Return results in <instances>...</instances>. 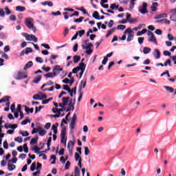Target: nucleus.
<instances>
[{
    "mask_svg": "<svg viewBox=\"0 0 176 176\" xmlns=\"http://www.w3.org/2000/svg\"><path fill=\"white\" fill-rule=\"evenodd\" d=\"M32 19L28 18L25 19V24L30 30H32L33 32H36V28L34 26V23H32Z\"/></svg>",
    "mask_w": 176,
    "mask_h": 176,
    "instance_id": "f03ea898",
    "label": "nucleus"
},
{
    "mask_svg": "<svg viewBox=\"0 0 176 176\" xmlns=\"http://www.w3.org/2000/svg\"><path fill=\"white\" fill-rule=\"evenodd\" d=\"M147 35L149 36L148 38V42H153V43L157 45V40L156 39V37L155 36L153 32L148 31L147 32Z\"/></svg>",
    "mask_w": 176,
    "mask_h": 176,
    "instance_id": "20e7f679",
    "label": "nucleus"
},
{
    "mask_svg": "<svg viewBox=\"0 0 176 176\" xmlns=\"http://www.w3.org/2000/svg\"><path fill=\"white\" fill-rule=\"evenodd\" d=\"M32 48L31 47H26L25 50H23L20 56H23L25 54H28L29 53H32Z\"/></svg>",
    "mask_w": 176,
    "mask_h": 176,
    "instance_id": "423d86ee",
    "label": "nucleus"
},
{
    "mask_svg": "<svg viewBox=\"0 0 176 176\" xmlns=\"http://www.w3.org/2000/svg\"><path fill=\"white\" fill-rule=\"evenodd\" d=\"M33 100H41V94H36L33 96Z\"/></svg>",
    "mask_w": 176,
    "mask_h": 176,
    "instance_id": "603ef678",
    "label": "nucleus"
},
{
    "mask_svg": "<svg viewBox=\"0 0 176 176\" xmlns=\"http://www.w3.org/2000/svg\"><path fill=\"white\" fill-rule=\"evenodd\" d=\"M54 71H57V72H61V71H63V68H61L58 65H56L54 68Z\"/></svg>",
    "mask_w": 176,
    "mask_h": 176,
    "instance_id": "79ce46f5",
    "label": "nucleus"
},
{
    "mask_svg": "<svg viewBox=\"0 0 176 176\" xmlns=\"http://www.w3.org/2000/svg\"><path fill=\"white\" fill-rule=\"evenodd\" d=\"M27 123H31V121L29 119L24 120L22 122V125H25Z\"/></svg>",
    "mask_w": 176,
    "mask_h": 176,
    "instance_id": "e2e57ef3",
    "label": "nucleus"
},
{
    "mask_svg": "<svg viewBox=\"0 0 176 176\" xmlns=\"http://www.w3.org/2000/svg\"><path fill=\"white\" fill-rule=\"evenodd\" d=\"M33 151H34V153H41V148L38 147V146H34Z\"/></svg>",
    "mask_w": 176,
    "mask_h": 176,
    "instance_id": "37998d69",
    "label": "nucleus"
},
{
    "mask_svg": "<svg viewBox=\"0 0 176 176\" xmlns=\"http://www.w3.org/2000/svg\"><path fill=\"white\" fill-rule=\"evenodd\" d=\"M156 23H160L161 24H170L171 23L170 21L167 20V19H160L156 21Z\"/></svg>",
    "mask_w": 176,
    "mask_h": 176,
    "instance_id": "1a4fd4ad",
    "label": "nucleus"
},
{
    "mask_svg": "<svg viewBox=\"0 0 176 176\" xmlns=\"http://www.w3.org/2000/svg\"><path fill=\"white\" fill-rule=\"evenodd\" d=\"M35 168H36V162H33L30 166V171H35Z\"/></svg>",
    "mask_w": 176,
    "mask_h": 176,
    "instance_id": "72a5a7b5",
    "label": "nucleus"
},
{
    "mask_svg": "<svg viewBox=\"0 0 176 176\" xmlns=\"http://www.w3.org/2000/svg\"><path fill=\"white\" fill-rule=\"evenodd\" d=\"M133 38H134V34H129L127 37V42H131L133 41Z\"/></svg>",
    "mask_w": 176,
    "mask_h": 176,
    "instance_id": "3c124183",
    "label": "nucleus"
},
{
    "mask_svg": "<svg viewBox=\"0 0 176 176\" xmlns=\"http://www.w3.org/2000/svg\"><path fill=\"white\" fill-rule=\"evenodd\" d=\"M69 108L72 109V111H74L75 110V103H72V99H70V102L68 104Z\"/></svg>",
    "mask_w": 176,
    "mask_h": 176,
    "instance_id": "c85d7f7f",
    "label": "nucleus"
},
{
    "mask_svg": "<svg viewBox=\"0 0 176 176\" xmlns=\"http://www.w3.org/2000/svg\"><path fill=\"white\" fill-rule=\"evenodd\" d=\"M41 79H42V76L39 75L34 78V80H33V83H39Z\"/></svg>",
    "mask_w": 176,
    "mask_h": 176,
    "instance_id": "7c9ffc66",
    "label": "nucleus"
},
{
    "mask_svg": "<svg viewBox=\"0 0 176 176\" xmlns=\"http://www.w3.org/2000/svg\"><path fill=\"white\" fill-rule=\"evenodd\" d=\"M115 31H116V28H113L110 30H109L107 32V34H106V38H109V36H111V35H112V34H113Z\"/></svg>",
    "mask_w": 176,
    "mask_h": 176,
    "instance_id": "4468645a",
    "label": "nucleus"
},
{
    "mask_svg": "<svg viewBox=\"0 0 176 176\" xmlns=\"http://www.w3.org/2000/svg\"><path fill=\"white\" fill-rule=\"evenodd\" d=\"M34 65V63H32V61H29L24 67L23 69L24 71H27V69H28V68H31V67H32Z\"/></svg>",
    "mask_w": 176,
    "mask_h": 176,
    "instance_id": "ddd939ff",
    "label": "nucleus"
},
{
    "mask_svg": "<svg viewBox=\"0 0 176 176\" xmlns=\"http://www.w3.org/2000/svg\"><path fill=\"white\" fill-rule=\"evenodd\" d=\"M8 168L9 171H13V170L16 169V165L8 164Z\"/></svg>",
    "mask_w": 176,
    "mask_h": 176,
    "instance_id": "393cba45",
    "label": "nucleus"
},
{
    "mask_svg": "<svg viewBox=\"0 0 176 176\" xmlns=\"http://www.w3.org/2000/svg\"><path fill=\"white\" fill-rule=\"evenodd\" d=\"M10 98V96H5L2 98L1 99H0V104H2V102H6V101L9 102Z\"/></svg>",
    "mask_w": 176,
    "mask_h": 176,
    "instance_id": "5701e85b",
    "label": "nucleus"
},
{
    "mask_svg": "<svg viewBox=\"0 0 176 176\" xmlns=\"http://www.w3.org/2000/svg\"><path fill=\"white\" fill-rule=\"evenodd\" d=\"M50 145H52V137H50L47 142V151H50Z\"/></svg>",
    "mask_w": 176,
    "mask_h": 176,
    "instance_id": "bb28decb",
    "label": "nucleus"
},
{
    "mask_svg": "<svg viewBox=\"0 0 176 176\" xmlns=\"http://www.w3.org/2000/svg\"><path fill=\"white\" fill-rule=\"evenodd\" d=\"M84 19H85V17L80 16L78 19H74V23H82V21H83Z\"/></svg>",
    "mask_w": 176,
    "mask_h": 176,
    "instance_id": "f704fd0d",
    "label": "nucleus"
},
{
    "mask_svg": "<svg viewBox=\"0 0 176 176\" xmlns=\"http://www.w3.org/2000/svg\"><path fill=\"white\" fill-rule=\"evenodd\" d=\"M10 162H12V163H17V157H13L12 160H9V163H10Z\"/></svg>",
    "mask_w": 176,
    "mask_h": 176,
    "instance_id": "0e129e2a",
    "label": "nucleus"
},
{
    "mask_svg": "<svg viewBox=\"0 0 176 176\" xmlns=\"http://www.w3.org/2000/svg\"><path fill=\"white\" fill-rule=\"evenodd\" d=\"M75 124H76V122L71 121V122H70V128H72V130H74V129H75Z\"/></svg>",
    "mask_w": 176,
    "mask_h": 176,
    "instance_id": "338daca9",
    "label": "nucleus"
},
{
    "mask_svg": "<svg viewBox=\"0 0 176 176\" xmlns=\"http://www.w3.org/2000/svg\"><path fill=\"white\" fill-rule=\"evenodd\" d=\"M84 149L85 156H89V155H90V150L89 149V147L85 146L84 147Z\"/></svg>",
    "mask_w": 176,
    "mask_h": 176,
    "instance_id": "e433bc0d",
    "label": "nucleus"
},
{
    "mask_svg": "<svg viewBox=\"0 0 176 176\" xmlns=\"http://www.w3.org/2000/svg\"><path fill=\"white\" fill-rule=\"evenodd\" d=\"M80 67H78V68H81L80 69V71H82V69H86V65L85 63H83V62H81L79 63Z\"/></svg>",
    "mask_w": 176,
    "mask_h": 176,
    "instance_id": "2f4dec72",
    "label": "nucleus"
},
{
    "mask_svg": "<svg viewBox=\"0 0 176 176\" xmlns=\"http://www.w3.org/2000/svg\"><path fill=\"white\" fill-rule=\"evenodd\" d=\"M14 141L16 142H19V144H21L23 142V138L21 137H17L14 138Z\"/></svg>",
    "mask_w": 176,
    "mask_h": 176,
    "instance_id": "864d4df0",
    "label": "nucleus"
},
{
    "mask_svg": "<svg viewBox=\"0 0 176 176\" xmlns=\"http://www.w3.org/2000/svg\"><path fill=\"white\" fill-rule=\"evenodd\" d=\"M164 56H171V52H168V50L164 51Z\"/></svg>",
    "mask_w": 176,
    "mask_h": 176,
    "instance_id": "774afa93",
    "label": "nucleus"
},
{
    "mask_svg": "<svg viewBox=\"0 0 176 176\" xmlns=\"http://www.w3.org/2000/svg\"><path fill=\"white\" fill-rule=\"evenodd\" d=\"M71 166V162L67 161L65 166V170H69V167Z\"/></svg>",
    "mask_w": 176,
    "mask_h": 176,
    "instance_id": "8fccbe9b",
    "label": "nucleus"
},
{
    "mask_svg": "<svg viewBox=\"0 0 176 176\" xmlns=\"http://www.w3.org/2000/svg\"><path fill=\"white\" fill-rule=\"evenodd\" d=\"M77 32H78V35H79V36H83V35H85V30H80Z\"/></svg>",
    "mask_w": 176,
    "mask_h": 176,
    "instance_id": "bf43d9fd",
    "label": "nucleus"
},
{
    "mask_svg": "<svg viewBox=\"0 0 176 176\" xmlns=\"http://www.w3.org/2000/svg\"><path fill=\"white\" fill-rule=\"evenodd\" d=\"M116 30H120L121 31H123L124 30H126V25H118L117 26Z\"/></svg>",
    "mask_w": 176,
    "mask_h": 176,
    "instance_id": "a19ab883",
    "label": "nucleus"
},
{
    "mask_svg": "<svg viewBox=\"0 0 176 176\" xmlns=\"http://www.w3.org/2000/svg\"><path fill=\"white\" fill-rule=\"evenodd\" d=\"M77 10H80L81 12H82V13H84V14H87V10H85V8L83 7H81L80 8H77Z\"/></svg>",
    "mask_w": 176,
    "mask_h": 176,
    "instance_id": "13d9d810",
    "label": "nucleus"
},
{
    "mask_svg": "<svg viewBox=\"0 0 176 176\" xmlns=\"http://www.w3.org/2000/svg\"><path fill=\"white\" fill-rule=\"evenodd\" d=\"M124 34H129V35H133V30L130 28H128L124 31Z\"/></svg>",
    "mask_w": 176,
    "mask_h": 176,
    "instance_id": "58836bf2",
    "label": "nucleus"
},
{
    "mask_svg": "<svg viewBox=\"0 0 176 176\" xmlns=\"http://www.w3.org/2000/svg\"><path fill=\"white\" fill-rule=\"evenodd\" d=\"M164 89H166V90H167V91H169L170 93H174V89L171 87L165 86Z\"/></svg>",
    "mask_w": 176,
    "mask_h": 176,
    "instance_id": "4c0bfd02",
    "label": "nucleus"
},
{
    "mask_svg": "<svg viewBox=\"0 0 176 176\" xmlns=\"http://www.w3.org/2000/svg\"><path fill=\"white\" fill-rule=\"evenodd\" d=\"M45 78H53V73H47L44 75Z\"/></svg>",
    "mask_w": 176,
    "mask_h": 176,
    "instance_id": "69168bd1",
    "label": "nucleus"
},
{
    "mask_svg": "<svg viewBox=\"0 0 176 176\" xmlns=\"http://www.w3.org/2000/svg\"><path fill=\"white\" fill-rule=\"evenodd\" d=\"M152 50L150 47H144L143 49V53L144 54H148V53H151V51Z\"/></svg>",
    "mask_w": 176,
    "mask_h": 176,
    "instance_id": "a878e982",
    "label": "nucleus"
},
{
    "mask_svg": "<svg viewBox=\"0 0 176 176\" xmlns=\"http://www.w3.org/2000/svg\"><path fill=\"white\" fill-rule=\"evenodd\" d=\"M20 134H21V135L23 137H28L30 135V133L27 131H21Z\"/></svg>",
    "mask_w": 176,
    "mask_h": 176,
    "instance_id": "ea45409f",
    "label": "nucleus"
},
{
    "mask_svg": "<svg viewBox=\"0 0 176 176\" xmlns=\"http://www.w3.org/2000/svg\"><path fill=\"white\" fill-rule=\"evenodd\" d=\"M44 106H39L38 107H35V113H38V112H39L41 111V109H42L43 108Z\"/></svg>",
    "mask_w": 176,
    "mask_h": 176,
    "instance_id": "5fc2aeb1",
    "label": "nucleus"
},
{
    "mask_svg": "<svg viewBox=\"0 0 176 176\" xmlns=\"http://www.w3.org/2000/svg\"><path fill=\"white\" fill-rule=\"evenodd\" d=\"M155 32L157 35H162L163 34V31L160 29H157Z\"/></svg>",
    "mask_w": 176,
    "mask_h": 176,
    "instance_id": "680f3d73",
    "label": "nucleus"
},
{
    "mask_svg": "<svg viewBox=\"0 0 176 176\" xmlns=\"http://www.w3.org/2000/svg\"><path fill=\"white\" fill-rule=\"evenodd\" d=\"M78 93L80 94L79 97H78V101L79 102L82 100V97H83V92H82V82H81V85L79 86Z\"/></svg>",
    "mask_w": 176,
    "mask_h": 176,
    "instance_id": "9d476101",
    "label": "nucleus"
},
{
    "mask_svg": "<svg viewBox=\"0 0 176 176\" xmlns=\"http://www.w3.org/2000/svg\"><path fill=\"white\" fill-rule=\"evenodd\" d=\"M38 139H39V137H38V135H36L35 138H33L30 141V145H34V144H37Z\"/></svg>",
    "mask_w": 176,
    "mask_h": 176,
    "instance_id": "f3484780",
    "label": "nucleus"
},
{
    "mask_svg": "<svg viewBox=\"0 0 176 176\" xmlns=\"http://www.w3.org/2000/svg\"><path fill=\"white\" fill-rule=\"evenodd\" d=\"M75 145V142H72V140L69 141L68 144H67V148H69V146H70V148H74V146Z\"/></svg>",
    "mask_w": 176,
    "mask_h": 176,
    "instance_id": "09e8293b",
    "label": "nucleus"
},
{
    "mask_svg": "<svg viewBox=\"0 0 176 176\" xmlns=\"http://www.w3.org/2000/svg\"><path fill=\"white\" fill-rule=\"evenodd\" d=\"M38 134L41 136L46 135V130L42 129L41 126L38 127Z\"/></svg>",
    "mask_w": 176,
    "mask_h": 176,
    "instance_id": "6ab92c4d",
    "label": "nucleus"
},
{
    "mask_svg": "<svg viewBox=\"0 0 176 176\" xmlns=\"http://www.w3.org/2000/svg\"><path fill=\"white\" fill-rule=\"evenodd\" d=\"M138 21V18H132L129 20L130 24H134V23H137Z\"/></svg>",
    "mask_w": 176,
    "mask_h": 176,
    "instance_id": "a18cd8bd",
    "label": "nucleus"
},
{
    "mask_svg": "<svg viewBox=\"0 0 176 176\" xmlns=\"http://www.w3.org/2000/svg\"><path fill=\"white\" fill-rule=\"evenodd\" d=\"M27 78V75L24 74V73L21 72H18V77L15 78L16 80H20L21 79H25Z\"/></svg>",
    "mask_w": 176,
    "mask_h": 176,
    "instance_id": "0eeeda50",
    "label": "nucleus"
},
{
    "mask_svg": "<svg viewBox=\"0 0 176 176\" xmlns=\"http://www.w3.org/2000/svg\"><path fill=\"white\" fill-rule=\"evenodd\" d=\"M4 10H6V14L7 15L12 14V11H10L8 7H6Z\"/></svg>",
    "mask_w": 176,
    "mask_h": 176,
    "instance_id": "6e6d98bb",
    "label": "nucleus"
},
{
    "mask_svg": "<svg viewBox=\"0 0 176 176\" xmlns=\"http://www.w3.org/2000/svg\"><path fill=\"white\" fill-rule=\"evenodd\" d=\"M167 17V14H160L154 17L155 20H159V19H166Z\"/></svg>",
    "mask_w": 176,
    "mask_h": 176,
    "instance_id": "9b49d317",
    "label": "nucleus"
},
{
    "mask_svg": "<svg viewBox=\"0 0 176 176\" xmlns=\"http://www.w3.org/2000/svg\"><path fill=\"white\" fill-rule=\"evenodd\" d=\"M3 146L4 149H9V144H8V140H5L3 143Z\"/></svg>",
    "mask_w": 176,
    "mask_h": 176,
    "instance_id": "49530a36",
    "label": "nucleus"
},
{
    "mask_svg": "<svg viewBox=\"0 0 176 176\" xmlns=\"http://www.w3.org/2000/svg\"><path fill=\"white\" fill-rule=\"evenodd\" d=\"M157 2L153 3L152 6H151L152 12H156L157 10Z\"/></svg>",
    "mask_w": 176,
    "mask_h": 176,
    "instance_id": "dca6fc26",
    "label": "nucleus"
},
{
    "mask_svg": "<svg viewBox=\"0 0 176 176\" xmlns=\"http://www.w3.org/2000/svg\"><path fill=\"white\" fill-rule=\"evenodd\" d=\"M80 69H81L80 67H75L72 69V74H76V76H78V71H80Z\"/></svg>",
    "mask_w": 176,
    "mask_h": 176,
    "instance_id": "c9c22d12",
    "label": "nucleus"
},
{
    "mask_svg": "<svg viewBox=\"0 0 176 176\" xmlns=\"http://www.w3.org/2000/svg\"><path fill=\"white\" fill-rule=\"evenodd\" d=\"M80 170H79V168L78 166H76L74 168V176H80Z\"/></svg>",
    "mask_w": 176,
    "mask_h": 176,
    "instance_id": "cd10ccee",
    "label": "nucleus"
},
{
    "mask_svg": "<svg viewBox=\"0 0 176 176\" xmlns=\"http://www.w3.org/2000/svg\"><path fill=\"white\" fill-rule=\"evenodd\" d=\"M87 83V78H85V80L83 82V80H82L80 82V85H82V89H85V87H86V84Z\"/></svg>",
    "mask_w": 176,
    "mask_h": 176,
    "instance_id": "c03bdc74",
    "label": "nucleus"
},
{
    "mask_svg": "<svg viewBox=\"0 0 176 176\" xmlns=\"http://www.w3.org/2000/svg\"><path fill=\"white\" fill-rule=\"evenodd\" d=\"M46 98H47V96H46V94L40 93V100H46Z\"/></svg>",
    "mask_w": 176,
    "mask_h": 176,
    "instance_id": "4d7b16f0",
    "label": "nucleus"
},
{
    "mask_svg": "<svg viewBox=\"0 0 176 176\" xmlns=\"http://www.w3.org/2000/svg\"><path fill=\"white\" fill-rule=\"evenodd\" d=\"M23 108H25V112H27V113H34V108H29L28 107H27L26 105H23Z\"/></svg>",
    "mask_w": 176,
    "mask_h": 176,
    "instance_id": "f8f14e48",
    "label": "nucleus"
},
{
    "mask_svg": "<svg viewBox=\"0 0 176 176\" xmlns=\"http://www.w3.org/2000/svg\"><path fill=\"white\" fill-rule=\"evenodd\" d=\"M10 20H11V21H16V20H17V18H16V16H14V14H12L10 16Z\"/></svg>",
    "mask_w": 176,
    "mask_h": 176,
    "instance_id": "052dcab7",
    "label": "nucleus"
},
{
    "mask_svg": "<svg viewBox=\"0 0 176 176\" xmlns=\"http://www.w3.org/2000/svg\"><path fill=\"white\" fill-rule=\"evenodd\" d=\"M16 12H24L25 11V7H23L21 6H18L16 7Z\"/></svg>",
    "mask_w": 176,
    "mask_h": 176,
    "instance_id": "4be33fe9",
    "label": "nucleus"
},
{
    "mask_svg": "<svg viewBox=\"0 0 176 176\" xmlns=\"http://www.w3.org/2000/svg\"><path fill=\"white\" fill-rule=\"evenodd\" d=\"M73 58H74V63L76 64L79 63V61L80 60V56L76 55L73 57Z\"/></svg>",
    "mask_w": 176,
    "mask_h": 176,
    "instance_id": "412c9836",
    "label": "nucleus"
},
{
    "mask_svg": "<svg viewBox=\"0 0 176 176\" xmlns=\"http://www.w3.org/2000/svg\"><path fill=\"white\" fill-rule=\"evenodd\" d=\"M82 49H85V50L91 49V47H93V43H89L87 44L86 45H82Z\"/></svg>",
    "mask_w": 176,
    "mask_h": 176,
    "instance_id": "a211bd4d",
    "label": "nucleus"
},
{
    "mask_svg": "<svg viewBox=\"0 0 176 176\" xmlns=\"http://www.w3.org/2000/svg\"><path fill=\"white\" fill-rule=\"evenodd\" d=\"M148 8V4L146 3H143L142 8H139V12L142 14H146L148 13V10L146 9Z\"/></svg>",
    "mask_w": 176,
    "mask_h": 176,
    "instance_id": "39448f33",
    "label": "nucleus"
},
{
    "mask_svg": "<svg viewBox=\"0 0 176 176\" xmlns=\"http://www.w3.org/2000/svg\"><path fill=\"white\" fill-rule=\"evenodd\" d=\"M75 160L76 162H79V160H82V157L78 153H75Z\"/></svg>",
    "mask_w": 176,
    "mask_h": 176,
    "instance_id": "473e14b6",
    "label": "nucleus"
},
{
    "mask_svg": "<svg viewBox=\"0 0 176 176\" xmlns=\"http://www.w3.org/2000/svg\"><path fill=\"white\" fill-rule=\"evenodd\" d=\"M4 127L6 129H12V130H14V129H17V124H10L6 123L4 125Z\"/></svg>",
    "mask_w": 176,
    "mask_h": 176,
    "instance_id": "6e6552de",
    "label": "nucleus"
},
{
    "mask_svg": "<svg viewBox=\"0 0 176 176\" xmlns=\"http://www.w3.org/2000/svg\"><path fill=\"white\" fill-rule=\"evenodd\" d=\"M68 101H69V97H63L62 99V102L65 107L67 105Z\"/></svg>",
    "mask_w": 176,
    "mask_h": 176,
    "instance_id": "aec40b11",
    "label": "nucleus"
},
{
    "mask_svg": "<svg viewBox=\"0 0 176 176\" xmlns=\"http://www.w3.org/2000/svg\"><path fill=\"white\" fill-rule=\"evenodd\" d=\"M148 30L146 29H143L142 31H139L137 33V36H141L143 34H146Z\"/></svg>",
    "mask_w": 176,
    "mask_h": 176,
    "instance_id": "c756f323",
    "label": "nucleus"
},
{
    "mask_svg": "<svg viewBox=\"0 0 176 176\" xmlns=\"http://www.w3.org/2000/svg\"><path fill=\"white\" fill-rule=\"evenodd\" d=\"M23 36L25 37L26 41H33V42H38V38L34 34H28V33H23Z\"/></svg>",
    "mask_w": 176,
    "mask_h": 176,
    "instance_id": "7ed1b4c3",
    "label": "nucleus"
},
{
    "mask_svg": "<svg viewBox=\"0 0 176 176\" xmlns=\"http://www.w3.org/2000/svg\"><path fill=\"white\" fill-rule=\"evenodd\" d=\"M155 53H154V57L157 59H159L160 58V51L157 49H155L154 50Z\"/></svg>",
    "mask_w": 176,
    "mask_h": 176,
    "instance_id": "2eb2a0df",
    "label": "nucleus"
},
{
    "mask_svg": "<svg viewBox=\"0 0 176 176\" xmlns=\"http://www.w3.org/2000/svg\"><path fill=\"white\" fill-rule=\"evenodd\" d=\"M164 67H167L169 65V67H171V60L170 59H167L166 62L164 64Z\"/></svg>",
    "mask_w": 176,
    "mask_h": 176,
    "instance_id": "de8ad7c7",
    "label": "nucleus"
},
{
    "mask_svg": "<svg viewBox=\"0 0 176 176\" xmlns=\"http://www.w3.org/2000/svg\"><path fill=\"white\" fill-rule=\"evenodd\" d=\"M67 128L63 127L60 132V143L67 145Z\"/></svg>",
    "mask_w": 176,
    "mask_h": 176,
    "instance_id": "f257e3e1",
    "label": "nucleus"
},
{
    "mask_svg": "<svg viewBox=\"0 0 176 176\" xmlns=\"http://www.w3.org/2000/svg\"><path fill=\"white\" fill-rule=\"evenodd\" d=\"M92 17H94V19H96V20H100V14L98 13V12L95 11L92 14Z\"/></svg>",
    "mask_w": 176,
    "mask_h": 176,
    "instance_id": "b1692460",
    "label": "nucleus"
}]
</instances>
